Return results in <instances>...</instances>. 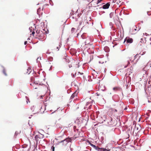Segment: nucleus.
<instances>
[{
    "instance_id": "obj_27",
    "label": "nucleus",
    "mask_w": 151,
    "mask_h": 151,
    "mask_svg": "<svg viewBox=\"0 0 151 151\" xmlns=\"http://www.w3.org/2000/svg\"><path fill=\"white\" fill-rule=\"evenodd\" d=\"M27 43V41H25L24 42V44L25 45H26Z\"/></svg>"
},
{
    "instance_id": "obj_13",
    "label": "nucleus",
    "mask_w": 151,
    "mask_h": 151,
    "mask_svg": "<svg viewBox=\"0 0 151 151\" xmlns=\"http://www.w3.org/2000/svg\"><path fill=\"white\" fill-rule=\"evenodd\" d=\"M91 146L93 147L96 150H98V149H100V148H98L95 145H93V144H91Z\"/></svg>"
},
{
    "instance_id": "obj_29",
    "label": "nucleus",
    "mask_w": 151,
    "mask_h": 151,
    "mask_svg": "<svg viewBox=\"0 0 151 151\" xmlns=\"http://www.w3.org/2000/svg\"><path fill=\"white\" fill-rule=\"evenodd\" d=\"M69 68H70V67H72V65H70V64H69Z\"/></svg>"
},
{
    "instance_id": "obj_1",
    "label": "nucleus",
    "mask_w": 151,
    "mask_h": 151,
    "mask_svg": "<svg viewBox=\"0 0 151 151\" xmlns=\"http://www.w3.org/2000/svg\"><path fill=\"white\" fill-rule=\"evenodd\" d=\"M40 34H38L36 35V38H38L40 40L42 41L45 39V34L42 31Z\"/></svg>"
},
{
    "instance_id": "obj_34",
    "label": "nucleus",
    "mask_w": 151,
    "mask_h": 151,
    "mask_svg": "<svg viewBox=\"0 0 151 151\" xmlns=\"http://www.w3.org/2000/svg\"><path fill=\"white\" fill-rule=\"evenodd\" d=\"M25 150V151H26V150Z\"/></svg>"
},
{
    "instance_id": "obj_19",
    "label": "nucleus",
    "mask_w": 151,
    "mask_h": 151,
    "mask_svg": "<svg viewBox=\"0 0 151 151\" xmlns=\"http://www.w3.org/2000/svg\"><path fill=\"white\" fill-rule=\"evenodd\" d=\"M3 73L5 74V75L6 76L7 74L6 73V71L5 69L3 70Z\"/></svg>"
},
{
    "instance_id": "obj_25",
    "label": "nucleus",
    "mask_w": 151,
    "mask_h": 151,
    "mask_svg": "<svg viewBox=\"0 0 151 151\" xmlns=\"http://www.w3.org/2000/svg\"><path fill=\"white\" fill-rule=\"evenodd\" d=\"M146 52H143L142 53V54H141V55H143L144 54H145Z\"/></svg>"
},
{
    "instance_id": "obj_26",
    "label": "nucleus",
    "mask_w": 151,
    "mask_h": 151,
    "mask_svg": "<svg viewBox=\"0 0 151 151\" xmlns=\"http://www.w3.org/2000/svg\"><path fill=\"white\" fill-rule=\"evenodd\" d=\"M28 101L29 102V99H27V100L26 101V102H27V103H28Z\"/></svg>"
},
{
    "instance_id": "obj_23",
    "label": "nucleus",
    "mask_w": 151,
    "mask_h": 151,
    "mask_svg": "<svg viewBox=\"0 0 151 151\" xmlns=\"http://www.w3.org/2000/svg\"><path fill=\"white\" fill-rule=\"evenodd\" d=\"M102 0H98L97 1V4L98 3H99Z\"/></svg>"
},
{
    "instance_id": "obj_14",
    "label": "nucleus",
    "mask_w": 151,
    "mask_h": 151,
    "mask_svg": "<svg viewBox=\"0 0 151 151\" xmlns=\"http://www.w3.org/2000/svg\"><path fill=\"white\" fill-rule=\"evenodd\" d=\"M133 31L134 30L135 31H138L139 30V28H138V29H137V27H136V26H135L134 27H133Z\"/></svg>"
},
{
    "instance_id": "obj_3",
    "label": "nucleus",
    "mask_w": 151,
    "mask_h": 151,
    "mask_svg": "<svg viewBox=\"0 0 151 151\" xmlns=\"http://www.w3.org/2000/svg\"><path fill=\"white\" fill-rule=\"evenodd\" d=\"M61 42H60L58 44L56 43L55 44L53 47V48L54 50L58 51L59 50V48L61 46Z\"/></svg>"
},
{
    "instance_id": "obj_18",
    "label": "nucleus",
    "mask_w": 151,
    "mask_h": 151,
    "mask_svg": "<svg viewBox=\"0 0 151 151\" xmlns=\"http://www.w3.org/2000/svg\"><path fill=\"white\" fill-rule=\"evenodd\" d=\"M85 43H86V44H88L90 43V42L88 41V40H86L85 41Z\"/></svg>"
},
{
    "instance_id": "obj_9",
    "label": "nucleus",
    "mask_w": 151,
    "mask_h": 151,
    "mask_svg": "<svg viewBox=\"0 0 151 151\" xmlns=\"http://www.w3.org/2000/svg\"><path fill=\"white\" fill-rule=\"evenodd\" d=\"M77 93L76 92H75L73 93L71 95L70 98L71 99H73L75 97H76L77 96Z\"/></svg>"
},
{
    "instance_id": "obj_15",
    "label": "nucleus",
    "mask_w": 151,
    "mask_h": 151,
    "mask_svg": "<svg viewBox=\"0 0 151 151\" xmlns=\"http://www.w3.org/2000/svg\"><path fill=\"white\" fill-rule=\"evenodd\" d=\"M109 110L110 111H111L112 112H116L117 111V110L116 109H113V108H110V109H109Z\"/></svg>"
},
{
    "instance_id": "obj_2",
    "label": "nucleus",
    "mask_w": 151,
    "mask_h": 151,
    "mask_svg": "<svg viewBox=\"0 0 151 151\" xmlns=\"http://www.w3.org/2000/svg\"><path fill=\"white\" fill-rule=\"evenodd\" d=\"M74 138L73 137L68 138H66L64 140H63L61 142H59V143H62L63 144V143L65 142V145L67 144L68 142H71L72 140L74 139Z\"/></svg>"
},
{
    "instance_id": "obj_6",
    "label": "nucleus",
    "mask_w": 151,
    "mask_h": 151,
    "mask_svg": "<svg viewBox=\"0 0 151 151\" xmlns=\"http://www.w3.org/2000/svg\"><path fill=\"white\" fill-rule=\"evenodd\" d=\"M110 5V3H108L104 5L103 6V8L104 9H108Z\"/></svg>"
},
{
    "instance_id": "obj_28",
    "label": "nucleus",
    "mask_w": 151,
    "mask_h": 151,
    "mask_svg": "<svg viewBox=\"0 0 151 151\" xmlns=\"http://www.w3.org/2000/svg\"><path fill=\"white\" fill-rule=\"evenodd\" d=\"M32 34L34 35V34H35V32L33 31L32 33Z\"/></svg>"
},
{
    "instance_id": "obj_11",
    "label": "nucleus",
    "mask_w": 151,
    "mask_h": 151,
    "mask_svg": "<svg viewBox=\"0 0 151 151\" xmlns=\"http://www.w3.org/2000/svg\"><path fill=\"white\" fill-rule=\"evenodd\" d=\"M120 89L121 88L119 87H115L113 88V90L115 91L120 90Z\"/></svg>"
},
{
    "instance_id": "obj_17",
    "label": "nucleus",
    "mask_w": 151,
    "mask_h": 151,
    "mask_svg": "<svg viewBox=\"0 0 151 151\" xmlns=\"http://www.w3.org/2000/svg\"><path fill=\"white\" fill-rule=\"evenodd\" d=\"M41 31H40V30H37L36 31V33L37 34V35L38 34H40V33H41L40 32Z\"/></svg>"
},
{
    "instance_id": "obj_10",
    "label": "nucleus",
    "mask_w": 151,
    "mask_h": 151,
    "mask_svg": "<svg viewBox=\"0 0 151 151\" xmlns=\"http://www.w3.org/2000/svg\"><path fill=\"white\" fill-rule=\"evenodd\" d=\"M31 109L34 112H36L37 110V109L36 108V107L34 106H32L31 107Z\"/></svg>"
},
{
    "instance_id": "obj_12",
    "label": "nucleus",
    "mask_w": 151,
    "mask_h": 151,
    "mask_svg": "<svg viewBox=\"0 0 151 151\" xmlns=\"http://www.w3.org/2000/svg\"><path fill=\"white\" fill-rule=\"evenodd\" d=\"M142 45V46L143 47V46H145V44H144L142 42V41H140L139 42V43L138 45V46H140Z\"/></svg>"
},
{
    "instance_id": "obj_16",
    "label": "nucleus",
    "mask_w": 151,
    "mask_h": 151,
    "mask_svg": "<svg viewBox=\"0 0 151 151\" xmlns=\"http://www.w3.org/2000/svg\"><path fill=\"white\" fill-rule=\"evenodd\" d=\"M80 23H79V25H81L82 22H83V20L82 19H80Z\"/></svg>"
},
{
    "instance_id": "obj_4",
    "label": "nucleus",
    "mask_w": 151,
    "mask_h": 151,
    "mask_svg": "<svg viewBox=\"0 0 151 151\" xmlns=\"http://www.w3.org/2000/svg\"><path fill=\"white\" fill-rule=\"evenodd\" d=\"M108 123L109 125H115L117 123V121L115 119H113L111 117H110Z\"/></svg>"
},
{
    "instance_id": "obj_24",
    "label": "nucleus",
    "mask_w": 151,
    "mask_h": 151,
    "mask_svg": "<svg viewBox=\"0 0 151 151\" xmlns=\"http://www.w3.org/2000/svg\"><path fill=\"white\" fill-rule=\"evenodd\" d=\"M103 150V151H108V150H107V149H104Z\"/></svg>"
},
{
    "instance_id": "obj_7",
    "label": "nucleus",
    "mask_w": 151,
    "mask_h": 151,
    "mask_svg": "<svg viewBox=\"0 0 151 151\" xmlns=\"http://www.w3.org/2000/svg\"><path fill=\"white\" fill-rule=\"evenodd\" d=\"M134 129L135 130H136L138 132L141 129V127L139 125H138L137 126L136 125Z\"/></svg>"
},
{
    "instance_id": "obj_22",
    "label": "nucleus",
    "mask_w": 151,
    "mask_h": 151,
    "mask_svg": "<svg viewBox=\"0 0 151 151\" xmlns=\"http://www.w3.org/2000/svg\"><path fill=\"white\" fill-rule=\"evenodd\" d=\"M52 151H54L55 150V147L53 146L52 147Z\"/></svg>"
},
{
    "instance_id": "obj_21",
    "label": "nucleus",
    "mask_w": 151,
    "mask_h": 151,
    "mask_svg": "<svg viewBox=\"0 0 151 151\" xmlns=\"http://www.w3.org/2000/svg\"><path fill=\"white\" fill-rule=\"evenodd\" d=\"M56 126L58 128H62V127H61L60 126V124H57L56 125Z\"/></svg>"
},
{
    "instance_id": "obj_31",
    "label": "nucleus",
    "mask_w": 151,
    "mask_h": 151,
    "mask_svg": "<svg viewBox=\"0 0 151 151\" xmlns=\"http://www.w3.org/2000/svg\"><path fill=\"white\" fill-rule=\"evenodd\" d=\"M34 88H35V89L37 88L36 87H35V86H34Z\"/></svg>"
},
{
    "instance_id": "obj_20",
    "label": "nucleus",
    "mask_w": 151,
    "mask_h": 151,
    "mask_svg": "<svg viewBox=\"0 0 151 151\" xmlns=\"http://www.w3.org/2000/svg\"><path fill=\"white\" fill-rule=\"evenodd\" d=\"M127 65L126 66H125V67H125V68H126V67H127V65H128L129 64H130V62H129V61H127Z\"/></svg>"
},
{
    "instance_id": "obj_30",
    "label": "nucleus",
    "mask_w": 151,
    "mask_h": 151,
    "mask_svg": "<svg viewBox=\"0 0 151 151\" xmlns=\"http://www.w3.org/2000/svg\"><path fill=\"white\" fill-rule=\"evenodd\" d=\"M75 29L74 28H73L72 29V30L73 31V30H75Z\"/></svg>"
},
{
    "instance_id": "obj_32",
    "label": "nucleus",
    "mask_w": 151,
    "mask_h": 151,
    "mask_svg": "<svg viewBox=\"0 0 151 151\" xmlns=\"http://www.w3.org/2000/svg\"><path fill=\"white\" fill-rule=\"evenodd\" d=\"M73 76L74 77V76H75V75H74L73 74Z\"/></svg>"
},
{
    "instance_id": "obj_5",
    "label": "nucleus",
    "mask_w": 151,
    "mask_h": 151,
    "mask_svg": "<svg viewBox=\"0 0 151 151\" xmlns=\"http://www.w3.org/2000/svg\"><path fill=\"white\" fill-rule=\"evenodd\" d=\"M31 83L30 85L34 86V85L38 84V83L36 81H35L34 78L33 77H32L31 78Z\"/></svg>"
},
{
    "instance_id": "obj_33",
    "label": "nucleus",
    "mask_w": 151,
    "mask_h": 151,
    "mask_svg": "<svg viewBox=\"0 0 151 151\" xmlns=\"http://www.w3.org/2000/svg\"><path fill=\"white\" fill-rule=\"evenodd\" d=\"M79 73H80V74H81V73H80V72H79Z\"/></svg>"
},
{
    "instance_id": "obj_8",
    "label": "nucleus",
    "mask_w": 151,
    "mask_h": 151,
    "mask_svg": "<svg viewBox=\"0 0 151 151\" xmlns=\"http://www.w3.org/2000/svg\"><path fill=\"white\" fill-rule=\"evenodd\" d=\"M126 40L127 43H132L133 42V39L132 38H128L127 39H125L124 41V42Z\"/></svg>"
}]
</instances>
